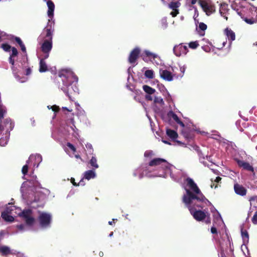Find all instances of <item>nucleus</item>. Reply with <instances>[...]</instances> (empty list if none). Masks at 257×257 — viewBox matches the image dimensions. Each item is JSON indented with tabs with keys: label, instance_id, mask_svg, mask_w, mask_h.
I'll list each match as a JSON object with an SVG mask.
<instances>
[{
	"label": "nucleus",
	"instance_id": "nucleus-62",
	"mask_svg": "<svg viewBox=\"0 0 257 257\" xmlns=\"http://www.w3.org/2000/svg\"><path fill=\"white\" fill-rule=\"evenodd\" d=\"M226 42H227L226 41L223 42L222 46L221 47H217V48L221 49V48H223V47H224V46L226 45Z\"/></svg>",
	"mask_w": 257,
	"mask_h": 257
},
{
	"label": "nucleus",
	"instance_id": "nucleus-24",
	"mask_svg": "<svg viewBox=\"0 0 257 257\" xmlns=\"http://www.w3.org/2000/svg\"><path fill=\"white\" fill-rule=\"evenodd\" d=\"M166 134L172 140H175L178 136V134L176 131L171 129H167L166 130Z\"/></svg>",
	"mask_w": 257,
	"mask_h": 257
},
{
	"label": "nucleus",
	"instance_id": "nucleus-25",
	"mask_svg": "<svg viewBox=\"0 0 257 257\" xmlns=\"http://www.w3.org/2000/svg\"><path fill=\"white\" fill-rule=\"evenodd\" d=\"M170 115L172 117V118L175 120L177 123L179 124L182 127H184L185 124L181 120V119L179 118L177 114H175V113L173 112V111H171L170 113Z\"/></svg>",
	"mask_w": 257,
	"mask_h": 257
},
{
	"label": "nucleus",
	"instance_id": "nucleus-38",
	"mask_svg": "<svg viewBox=\"0 0 257 257\" xmlns=\"http://www.w3.org/2000/svg\"><path fill=\"white\" fill-rule=\"evenodd\" d=\"M198 46H199V44L198 41L190 42L189 44V48L192 49L197 48Z\"/></svg>",
	"mask_w": 257,
	"mask_h": 257
},
{
	"label": "nucleus",
	"instance_id": "nucleus-57",
	"mask_svg": "<svg viewBox=\"0 0 257 257\" xmlns=\"http://www.w3.org/2000/svg\"><path fill=\"white\" fill-rule=\"evenodd\" d=\"M162 142L165 144H167V145H171V143H170L169 141H167V140H163V139H162Z\"/></svg>",
	"mask_w": 257,
	"mask_h": 257
},
{
	"label": "nucleus",
	"instance_id": "nucleus-63",
	"mask_svg": "<svg viewBox=\"0 0 257 257\" xmlns=\"http://www.w3.org/2000/svg\"><path fill=\"white\" fill-rule=\"evenodd\" d=\"M30 120H31L32 125H35V120L34 119V118H31Z\"/></svg>",
	"mask_w": 257,
	"mask_h": 257
},
{
	"label": "nucleus",
	"instance_id": "nucleus-22",
	"mask_svg": "<svg viewBox=\"0 0 257 257\" xmlns=\"http://www.w3.org/2000/svg\"><path fill=\"white\" fill-rule=\"evenodd\" d=\"M135 99L140 102L143 106L144 105V94L139 90H136L135 95L134 96Z\"/></svg>",
	"mask_w": 257,
	"mask_h": 257
},
{
	"label": "nucleus",
	"instance_id": "nucleus-10",
	"mask_svg": "<svg viewBox=\"0 0 257 257\" xmlns=\"http://www.w3.org/2000/svg\"><path fill=\"white\" fill-rule=\"evenodd\" d=\"M40 226L43 228L50 226L51 221V215L46 212H40L38 218Z\"/></svg>",
	"mask_w": 257,
	"mask_h": 257
},
{
	"label": "nucleus",
	"instance_id": "nucleus-20",
	"mask_svg": "<svg viewBox=\"0 0 257 257\" xmlns=\"http://www.w3.org/2000/svg\"><path fill=\"white\" fill-rule=\"evenodd\" d=\"M224 34L226 35L230 43H231L232 41L235 40L236 38L235 34L234 31H232V30L230 29V28H225L224 30Z\"/></svg>",
	"mask_w": 257,
	"mask_h": 257
},
{
	"label": "nucleus",
	"instance_id": "nucleus-17",
	"mask_svg": "<svg viewBox=\"0 0 257 257\" xmlns=\"http://www.w3.org/2000/svg\"><path fill=\"white\" fill-rule=\"evenodd\" d=\"M236 162L239 167H242L245 170L250 171V172H254V168L248 162H245L244 161L241 160L236 159Z\"/></svg>",
	"mask_w": 257,
	"mask_h": 257
},
{
	"label": "nucleus",
	"instance_id": "nucleus-48",
	"mask_svg": "<svg viewBox=\"0 0 257 257\" xmlns=\"http://www.w3.org/2000/svg\"><path fill=\"white\" fill-rule=\"evenodd\" d=\"M48 108L49 109L52 108L54 111H57L59 109V106L55 105L51 107L50 106H48Z\"/></svg>",
	"mask_w": 257,
	"mask_h": 257
},
{
	"label": "nucleus",
	"instance_id": "nucleus-31",
	"mask_svg": "<svg viewBox=\"0 0 257 257\" xmlns=\"http://www.w3.org/2000/svg\"><path fill=\"white\" fill-rule=\"evenodd\" d=\"M40 67H39V71L40 72H44L48 70L47 65L46 62L44 61V59H41L40 60Z\"/></svg>",
	"mask_w": 257,
	"mask_h": 257
},
{
	"label": "nucleus",
	"instance_id": "nucleus-50",
	"mask_svg": "<svg viewBox=\"0 0 257 257\" xmlns=\"http://www.w3.org/2000/svg\"><path fill=\"white\" fill-rule=\"evenodd\" d=\"M22 51L25 53H26V47L23 43H22L21 45H20Z\"/></svg>",
	"mask_w": 257,
	"mask_h": 257
},
{
	"label": "nucleus",
	"instance_id": "nucleus-11",
	"mask_svg": "<svg viewBox=\"0 0 257 257\" xmlns=\"http://www.w3.org/2000/svg\"><path fill=\"white\" fill-rule=\"evenodd\" d=\"M175 69L172 67V72L169 71L167 69H160V76L164 80H167L168 81H171L173 80L174 77L178 78L179 75L176 74L175 72Z\"/></svg>",
	"mask_w": 257,
	"mask_h": 257
},
{
	"label": "nucleus",
	"instance_id": "nucleus-39",
	"mask_svg": "<svg viewBox=\"0 0 257 257\" xmlns=\"http://www.w3.org/2000/svg\"><path fill=\"white\" fill-rule=\"evenodd\" d=\"M132 71V68L130 67L127 69V73H128V77H127V82H128V83H130V84L131 83V79L132 81L134 80L133 77L132 76V77H131Z\"/></svg>",
	"mask_w": 257,
	"mask_h": 257
},
{
	"label": "nucleus",
	"instance_id": "nucleus-9",
	"mask_svg": "<svg viewBox=\"0 0 257 257\" xmlns=\"http://www.w3.org/2000/svg\"><path fill=\"white\" fill-rule=\"evenodd\" d=\"M6 122L7 124L6 125V128L5 136L2 137L0 139V146L2 147L5 146L7 144L9 140L10 132L14 126V124L10 118H6Z\"/></svg>",
	"mask_w": 257,
	"mask_h": 257
},
{
	"label": "nucleus",
	"instance_id": "nucleus-55",
	"mask_svg": "<svg viewBox=\"0 0 257 257\" xmlns=\"http://www.w3.org/2000/svg\"><path fill=\"white\" fill-rule=\"evenodd\" d=\"M31 73V70L30 68H28L26 70V75H29Z\"/></svg>",
	"mask_w": 257,
	"mask_h": 257
},
{
	"label": "nucleus",
	"instance_id": "nucleus-40",
	"mask_svg": "<svg viewBox=\"0 0 257 257\" xmlns=\"http://www.w3.org/2000/svg\"><path fill=\"white\" fill-rule=\"evenodd\" d=\"M71 182L73 184V185L74 186H83L84 185V183H83V179H81L79 182L78 183V184H77L76 183V182H75V179L73 178H72L71 179Z\"/></svg>",
	"mask_w": 257,
	"mask_h": 257
},
{
	"label": "nucleus",
	"instance_id": "nucleus-27",
	"mask_svg": "<svg viewBox=\"0 0 257 257\" xmlns=\"http://www.w3.org/2000/svg\"><path fill=\"white\" fill-rule=\"evenodd\" d=\"M144 171V167L143 166L138 168L134 172V176L138 177L139 178L141 179L143 177V173Z\"/></svg>",
	"mask_w": 257,
	"mask_h": 257
},
{
	"label": "nucleus",
	"instance_id": "nucleus-41",
	"mask_svg": "<svg viewBox=\"0 0 257 257\" xmlns=\"http://www.w3.org/2000/svg\"><path fill=\"white\" fill-rule=\"evenodd\" d=\"M88 152L90 154H92L93 152V149L91 144L87 143L85 145Z\"/></svg>",
	"mask_w": 257,
	"mask_h": 257
},
{
	"label": "nucleus",
	"instance_id": "nucleus-42",
	"mask_svg": "<svg viewBox=\"0 0 257 257\" xmlns=\"http://www.w3.org/2000/svg\"><path fill=\"white\" fill-rule=\"evenodd\" d=\"M243 20L249 24H253L254 23L256 22V21L253 19V18H251V19H247V18H244Z\"/></svg>",
	"mask_w": 257,
	"mask_h": 257
},
{
	"label": "nucleus",
	"instance_id": "nucleus-7",
	"mask_svg": "<svg viewBox=\"0 0 257 257\" xmlns=\"http://www.w3.org/2000/svg\"><path fill=\"white\" fill-rule=\"evenodd\" d=\"M198 4L202 8L203 11L208 16L215 13L216 12V7L212 3L205 0H198Z\"/></svg>",
	"mask_w": 257,
	"mask_h": 257
},
{
	"label": "nucleus",
	"instance_id": "nucleus-15",
	"mask_svg": "<svg viewBox=\"0 0 257 257\" xmlns=\"http://www.w3.org/2000/svg\"><path fill=\"white\" fill-rule=\"evenodd\" d=\"M181 6V3L179 1H175L174 2H171L169 4V8L172 10L170 15L174 18L179 14V10L178 8Z\"/></svg>",
	"mask_w": 257,
	"mask_h": 257
},
{
	"label": "nucleus",
	"instance_id": "nucleus-53",
	"mask_svg": "<svg viewBox=\"0 0 257 257\" xmlns=\"http://www.w3.org/2000/svg\"><path fill=\"white\" fill-rule=\"evenodd\" d=\"M159 101H163V99H159L158 97H156V96L154 98L155 102H159Z\"/></svg>",
	"mask_w": 257,
	"mask_h": 257
},
{
	"label": "nucleus",
	"instance_id": "nucleus-16",
	"mask_svg": "<svg viewBox=\"0 0 257 257\" xmlns=\"http://www.w3.org/2000/svg\"><path fill=\"white\" fill-rule=\"evenodd\" d=\"M31 215L32 216V218H33V220H34L32 224L31 225H28L27 224V222L25 220H24L25 221V223H26L25 224H20V225H18L16 226L17 228L20 231L23 232V231H25L33 229L34 225L35 224L36 221H35V218H34V215L33 214V212H32L31 210Z\"/></svg>",
	"mask_w": 257,
	"mask_h": 257
},
{
	"label": "nucleus",
	"instance_id": "nucleus-51",
	"mask_svg": "<svg viewBox=\"0 0 257 257\" xmlns=\"http://www.w3.org/2000/svg\"><path fill=\"white\" fill-rule=\"evenodd\" d=\"M15 40L19 44V45H21L23 43L22 40L19 37H16Z\"/></svg>",
	"mask_w": 257,
	"mask_h": 257
},
{
	"label": "nucleus",
	"instance_id": "nucleus-26",
	"mask_svg": "<svg viewBox=\"0 0 257 257\" xmlns=\"http://www.w3.org/2000/svg\"><path fill=\"white\" fill-rule=\"evenodd\" d=\"M72 125L70 126V130H69V132H72V135L76 139H78L79 137L78 130L76 128L75 125L74 124L73 119L71 120Z\"/></svg>",
	"mask_w": 257,
	"mask_h": 257
},
{
	"label": "nucleus",
	"instance_id": "nucleus-5",
	"mask_svg": "<svg viewBox=\"0 0 257 257\" xmlns=\"http://www.w3.org/2000/svg\"><path fill=\"white\" fill-rule=\"evenodd\" d=\"M169 165V163L166 160L160 158H154L149 163V166H154L157 169H161L163 174L165 173L166 171L168 170Z\"/></svg>",
	"mask_w": 257,
	"mask_h": 257
},
{
	"label": "nucleus",
	"instance_id": "nucleus-44",
	"mask_svg": "<svg viewBox=\"0 0 257 257\" xmlns=\"http://www.w3.org/2000/svg\"><path fill=\"white\" fill-rule=\"evenodd\" d=\"M251 222L254 225L257 224V210L251 218Z\"/></svg>",
	"mask_w": 257,
	"mask_h": 257
},
{
	"label": "nucleus",
	"instance_id": "nucleus-3",
	"mask_svg": "<svg viewBox=\"0 0 257 257\" xmlns=\"http://www.w3.org/2000/svg\"><path fill=\"white\" fill-rule=\"evenodd\" d=\"M59 75L62 78L63 86L61 89L68 96L70 100H72L70 94L78 92V88L76 85L78 77L69 69L62 70Z\"/></svg>",
	"mask_w": 257,
	"mask_h": 257
},
{
	"label": "nucleus",
	"instance_id": "nucleus-45",
	"mask_svg": "<svg viewBox=\"0 0 257 257\" xmlns=\"http://www.w3.org/2000/svg\"><path fill=\"white\" fill-rule=\"evenodd\" d=\"M206 215L207 216H206L205 219H204V220H205V222L206 223H207H207H210V222H211V218L210 217L209 213L206 212Z\"/></svg>",
	"mask_w": 257,
	"mask_h": 257
},
{
	"label": "nucleus",
	"instance_id": "nucleus-19",
	"mask_svg": "<svg viewBox=\"0 0 257 257\" xmlns=\"http://www.w3.org/2000/svg\"><path fill=\"white\" fill-rule=\"evenodd\" d=\"M229 9L228 8L227 4H221L219 9V13L221 15V16H222L226 21H227L228 20L227 15L229 14Z\"/></svg>",
	"mask_w": 257,
	"mask_h": 257
},
{
	"label": "nucleus",
	"instance_id": "nucleus-21",
	"mask_svg": "<svg viewBox=\"0 0 257 257\" xmlns=\"http://www.w3.org/2000/svg\"><path fill=\"white\" fill-rule=\"evenodd\" d=\"M155 91V89L152 88L150 86L146 85V93H147L146 94V99L152 101L153 99V97L151 96V94L154 93Z\"/></svg>",
	"mask_w": 257,
	"mask_h": 257
},
{
	"label": "nucleus",
	"instance_id": "nucleus-4",
	"mask_svg": "<svg viewBox=\"0 0 257 257\" xmlns=\"http://www.w3.org/2000/svg\"><path fill=\"white\" fill-rule=\"evenodd\" d=\"M15 214H17L21 217L28 225H32L34 221L31 215V209H25L22 211L20 208L17 207L14 205L7 207L6 210L2 213L1 216L5 221L12 222L14 220L13 215Z\"/></svg>",
	"mask_w": 257,
	"mask_h": 257
},
{
	"label": "nucleus",
	"instance_id": "nucleus-13",
	"mask_svg": "<svg viewBox=\"0 0 257 257\" xmlns=\"http://www.w3.org/2000/svg\"><path fill=\"white\" fill-rule=\"evenodd\" d=\"M36 176H33V183H32L30 181H27L24 182L21 186V191L22 193V196L24 197L25 194L26 193V191L27 189L32 188L31 184H33V186H37L39 184V183L37 180H36Z\"/></svg>",
	"mask_w": 257,
	"mask_h": 257
},
{
	"label": "nucleus",
	"instance_id": "nucleus-35",
	"mask_svg": "<svg viewBox=\"0 0 257 257\" xmlns=\"http://www.w3.org/2000/svg\"><path fill=\"white\" fill-rule=\"evenodd\" d=\"M6 111V107L3 104H0V119L4 117Z\"/></svg>",
	"mask_w": 257,
	"mask_h": 257
},
{
	"label": "nucleus",
	"instance_id": "nucleus-43",
	"mask_svg": "<svg viewBox=\"0 0 257 257\" xmlns=\"http://www.w3.org/2000/svg\"><path fill=\"white\" fill-rule=\"evenodd\" d=\"M2 48L4 49V51L7 52H9L11 51L12 47L8 44H3L2 45Z\"/></svg>",
	"mask_w": 257,
	"mask_h": 257
},
{
	"label": "nucleus",
	"instance_id": "nucleus-36",
	"mask_svg": "<svg viewBox=\"0 0 257 257\" xmlns=\"http://www.w3.org/2000/svg\"><path fill=\"white\" fill-rule=\"evenodd\" d=\"M146 77L148 78H153L154 77V72L152 69L146 70Z\"/></svg>",
	"mask_w": 257,
	"mask_h": 257
},
{
	"label": "nucleus",
	"instance_id": "nucleus-8",
	"mask_svg": "<svg viewBox=\"0 0 257 257\" xmlns=\"http://www.w3.org/2000/svg\"><path fill=\"white\" fill-rule=\"evenodd\" d=\"M42 161V157L40 155L36 154L30 156L29 160L27 161V164L24 165L22 168V172L23 175H25L28 170V164L34 162V167L36 166L37 168L40 163Z\"/></svg>",
	"mask_w": 257,
	"mask_h": 257
},
{
	"label": "nucleus",
	"instance_id": "nucleus-29",
	"mask_svg": "<svg viewBox=\"0 0 257 257\" xmlns=\"http://www.w3.org/2000/svg\"><path fill=\"white\" fill-rule=\"evenodd\" d=\"M157 57V54L153 53V52H151V51L146 50V57H148L152 63H154V60Z\"/></svg>",
	"mask_w": 257,
	"mask_h": 257
},
{
	"label": "nucleus",
	"instance_id": "nucleus-54",
	"mask_svg": "<svg viewBox=\"0 0 257 257\" xmlns=\"http://www.w3.org/2000/svg\"><path fill=\"white\" fill-rule=\"evenodd\" d=\"M222 180V178L220 177V176H217V177L216 178L214 181L216 183H219L220 181H221Z\"/></svg>",
	"mask_w": 257,
	"mask_h": 257
},
{
	"label": "nucleus",
	"instance_id": "nucleus-32",
	"mask_svg": "<svg viewBox=\"0 0 257 257\" xmlns=\"http://www.w3.org/2000/svg\"><path fill=\"white\" fill-rule=\"evenodd\" d=\"M0 252L3 255H7L11 253V250L10 247L7 246H0Z\"/></svg>",
	"mask_w": 257,
	"mask_h": 257
},
{
	"label": "nucleus",
	"instance_id": "nucleus-28",
	"mask_svg": "<svg viewBox=\"0 0 257 257\" xmlns=\"http://www.w3.org/2000/svg\"><path fill=\"white\" fill-rule=\"evenodd\" d=\"M207 28V26L205 24L203 23V22H200V23H199V26L196 29L198 30L200 34L203 36V35H204V31H205Z\"/></svg>",
	"mask_w": 257,
	"mask_h": 257
},
{
	"label": "nucleus",
	"instance_id": "nucleus-59",
	"mask_svg": "<svg viewBox=\"0 0 257 257\" xmlns=\"http://www.w3.org/2000/svg\"><path fill=\"white\" fill-rule=\"evenodd\" d=\"M49 52L44 53L45 55H44V59H47L48 58V57H49Z\"/></svg>",
	"mask_w": 257,
	"mask_h": 257
},
{
	"label": "nucleus",
	"instance_id": "nucleus-46",
	"mask_svg": "<svg viewBox=\"0 0 257 257\" xmlns=\"http://www.w3.org/2000/svg\"><path fill=\"white\" fill-rule=\"evenodd\" d=\"M67 146L73 152V153H75L76 152V148L71 143H67Z\"/></svg>",
	"mask_w": 257,
	"mask_h": 257
},
{
	"label": "nucleus",
	"instance_id": "nucleus-61",
	"mask_svg": "<svg viewBox=\"0 0 257 257\" xmlns=\"http://www.w3.org/2000/svg\"><path fill=\"white\" fill-rule=\"evenodd\" d=\"M180 70L182 72V74H181V75H180L179 76L180 77H182V76H183V74H184V71H185V69L184 68H180Z\"/></svg>",
	"mask_w": 257,
	"mask_h": 257
},
{
	"label": "nucleus",
	"instance_id": "nucleus-18",
	"mask_svg": "<svg viewBox=\"0 0 257 257\" xmlns=\"http://www.w3.org/2000/svg\"><path fill=\"white\" fill-rule=\"evenodd\" d=\"M234 189L235 193L240 196H245L247 193V190L243 185H239V184L236 183L234 185Z\"/></svg>",
	"mask_w": 257,
	"mask_h": 257
},
{
	"label": "nucleus",
	"instance_id": "nucleus-1",
	"mask_svg": "<svg viewBox=\"0 0 257 257\" xmlns=\"http://www.w3.org/2000/svg\"><path fill=\"white\" fill-rule=\"evenodd\" d=\"M187 185L190 190L186 189V194L183 196L182 200L184 203L186 204L189 208L191 214L197 221H201L205 219L206 213L202 210H197L194 207L190 206L193 200L196 199L199 201H204L206 198L202 193L197 185L191 178H187L186 180Z\"/></svg>",
	"mask_w": 257,
	"mask_h": 257
},
{
	"label": "nucleus",
	"instance_id": "nucleus-47",
	"mask_svg": "<svg viewBox=\"0 0 257 257\" xmlns=\"http://www.w3.org/2000/svg\"><path fill=\"white\" fill-rule=\"evenodd\" d=\"M241 236L242 237L249 238V234L247 230H241Z\"/></svg>",
	"mask_w": 257,
	"mask_h": 257
},
{
	"label": "nucleus",
	"instance_id": "nucleus-6",
	"mask_svg": "<svg viewBox=\"0 0 257 257\" xmlns=\"http://www.w3.org/2000/svg\"><path fill=\"white\" fill-rule=\"evenodd\" d=\"M11 51H12V53L10 54V56L9 57V62L12 64V69L13 70V73L15 78L19 82L21 83H24L27 80L28 78L26 77L20 78L19 75L17 74V69L16 67H15V61L13 59L14 57L17 56L18 51L15 47H12L11 49Z\"/></svg>",
	"mask_w": 257,
	"mask_h": 257
},
{
	"label": "nucleus",
	"instance_id": "nucleus-49",
	"mask_svg": "<svg viewBox=\"0 0 257 257\" xmlns=\"http://www.w3.org/2000/svg\"><path fill=\"white\" fill-rule=\"evenodd\" d=\"M211 232L212 234H217V229L215 227H211Z\"/></svg>",
	"mask_w": 257,
	"mask_h": 257
},
{
	"label": "nucleus",
	"instance_id": "nucleus-60",
	"mask_svg": "<svg viewBox=\"0 0 257 257\" xmlns=\"http://www.w3.org/2000/svg\"><path fill=\"white\" fill-rule=\"evenodd\" d=\"M62 109H63V110H67V111H69V112H71V111H72V109H70L68 108H67V107H62Z\"/></svg>",
	"mask_w": 257,
	"mask_h": 257
},
{
	"label": "nucleus",
	"instance_id": "nucleus-12",
	"mask_svg": "<svg viewBox=\"0 0 257 257\" xmlns=\"http://www.w3.org/2000/svg\"><path fill=\"white\" fill-rule=\"evenodd\" d=\"M140 52L141 50L138 47L135 48L131 52L128 61L133 66H135L137 64V60L139 58Z\"/></svg>",
	"mask_w": 257,
	"mask_h": 257
},
{
	"label": "nucleus",
	"instance_id": "nucleus-52",
	"mask_svg": "<svg viewBox=\"0 0 257 257\" xmlns=\"http://www.w3.org/2000/svg\"><path fill=\"white\" fill-rule=\"evenodd\" d=\"M5 234V232L4 230L0 231V240L3 238V236Z\"/></svg>",
	"mask_w": 257,
	"mask_h": 257
},
{
	"label": "nucleus",
	"instance_id": "nucleus-33",
	"mask_svg": "<svg viewBox=\"0 0 257 257\" xmlns=\"http://www.w3.org/2000/svg\"><path fill=\"white\" fill-rule=\"evenodd\" d=\"M138 83H142V88L145 91V84L143 83L144 80V74L143 72L139 73L138 75Z\"/></svg>",
	"mask_w": 257,
	"mask_h": 257
},
{
	"label": "nucleus",
	"instance_id": "nucleus-14",
	"mask_svg": "<svg viewBox=\"0 0 257 257\" xmlns=\"http://www.w3.org/2000/svg\"><path fill=\"white\" fill-rule=\"evenodd\" d=\"M173 51L177 57H180L181 55L186 54L188 51V49L186 45L179 44L175 46L173 48Z\"/></svg>",
	"mask_w": 257,
	"mask_h": 257
},
{
	"label": "nucleus",
	"instance_id": "nucleus-56",
	"mask_svg": "<svg viewBox=\"0 0 257 257\" xmlns=\"http://www.w3.org/2000/svg\"><path fill=\"white\" fill-rule=\"evenodd\" d=\"M162 22L165 25V27H166L167 25V20L166 19H162Z\"/></svg>",
	"mask_w": 257,
	"mask_h": 257
},
{
	"label": "nucleus",
	"instance_id": "nucleus-30",
	"mask_svg": "<svg viewBox=\"0 0 257 257\" xmlns=\"http://www.w3.org/2000/svg\"><path fill=\"white\" fill-rule=\"evenodd\" d=\"M89 163L93 169L98 168L99 165L97 164V160L95 156H92L90 159Z\"/></svg>",
	"mask_w": 257,
	"mask_h": 257
},
{
	"label": "nucleus",
	"instance_id": "nucleus-64",
	"mask_svg": "<svg viewBox=\"0 0 257 257\" xmlns=\"http://www.w3.org/2000/svg\"><path fill=\"white\" fill-rule=\"evenodd\" d=\"M198 2V0H191V3L192 5H194L195 3H196L197 2Z\"/></svg>",
	"mask_w": 257,
	"mask_h": 257
},
{
	"label": "nucleus",
	"instance_id": "nucleus-23",
	"mask_svg": "<svg viewBox=\"0 0 257 257\" xmlns=\"http://www.w3.org/2000/svg\"><path fill=\"white\" fill-rule=\"evenodd\" d=\"M96 176V173L94 170H88L83 173V178L82 179L83 180V179H85L87 180H89L91 179L95 178Z\"/></svg>",
	"mask_w": 257,
	"mask_h": 257
},
{
	"label": "nucleus",
	"instance_id": "nucleus-37",
	"mask_svg": "<svg viewBox=\"0 0 257 257\" xmlns=\"http://www.w3.org/2000/svg\"><path fill=\"white\" fill-rule=\"evenodd\" d=\"M6 119L4 120V121L0 124V135L2 134L3 133L4 134V133H6ZM4 134H3L4 135Z\"/></svg>",
	"mask_w": 257,
	"mask_h": 257
},
{
	"label": "nucleus",
	"instance_id": "nucleus-58",
	"mask_svg": "<svg viewBox=\"0 0 257 257\" xmlns=\"http://www.w3.org/2000/svg\"><path fill=\"white\" fill-rule=\"evenodd\" d=\"M257 198V196H252V197H250L249 201H254Z\"/></svg>",
	"mask_w": 257,
	"mask_h": 257
},
{
	"label": "nucleus",
	"instance_id": "nucleus-34",
	"mask_svg": "<svg viewBox=\"0 0 257 257\" xmlns=\"http://www.w3.org/2000/svg\"><path fill=\"white\" fill-rule=\"evenodd\" d=\"M182 134L184 137H185L187 140H191L193 137V135L190 131H184L182 132Z\"/></svg>",
	"mask_w": 257,
	"mask_h": 257
},
{
	"label": "nucleus",
	"instance_id": "nucleus-2",
	"mask_svg": "<svg viewBox=\"0 0 257 257\" xmlns=\"http://www.w3.org/2000/svg\"><path fill=\"white\" fill-rule=\"evenodd\" d=\"M48 8L47 15L49 18L46 27L43 30L42 34L38 39L40 41H43L41 45V49L43 53L50 52L52 48V35L53 30H52V24H54V21L53 20L55 5L52 2H47Z\"/></svg>",
	"mask_w": 257,
	"mask_h": 257
}]
</instances>
